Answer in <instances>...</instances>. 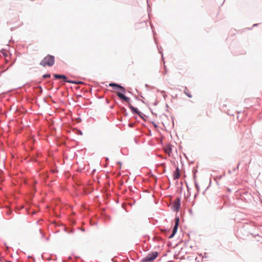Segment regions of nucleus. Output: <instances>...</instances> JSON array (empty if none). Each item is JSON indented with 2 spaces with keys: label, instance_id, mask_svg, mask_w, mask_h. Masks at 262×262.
Returning a JSON list of instances; mask_svg holds the SVG:
<instances>
[{
  "label": "nucleus",
  "instance_id": "nucleus-3",
  "mask_svg": "<svg viewBox=\"0 0 262 262\" xmlns=\"http://www.w3.org/2000/svg\"><path fill=\"white\" fill-rule=\"evenodd\" d=\"M109 85L111 87H113L115 90H118L121 91L122 93H124L126 92L125 89L122 86L118 84L115 83H110Z\"/></svg>",
  "mask_w": 262,
  "mask_h": 262
},
{
  "label": "nucleus",
  "instance_id": "nucleus-5",
  "mask_svg": "<svg viewBox=\"0 0 262 262\" xmlns=\"http://www.w3.org/2000/svg\"><path fill=\"white\" fill-rule=\"evenodd\" d=\"M181 206V202H180V199L177 198L176 200H175L172 205L173 210L174 211H178L180 209Z\"/></svg>",
  "mask_w": 262,
  "mask_h": 262
},
{
  "label": "nucleus",
  "instance_id": "nucleus-6",
  "mask_svg": "<svg viewBox=\"0 0 262 262\" xmlns=\"http://www.w3.org/2000/svg\"><path fill=\"white\" fill-rule=\"evenodd\" d=\"M117 95L121 99L124 100L127 102H129L130 101V98L125 96L123 93L120 92H117Z\"/></svg>",
  "mask_w": 262,
  "mask_h": 262
},
{
  "label": "nucleus",
  "instance_id": "nucleus-13",
  "mask_svg": "<svg viewBox=\"0 0 262 262\" xmlns=\"http://www.w3.org/2000/svg\"><path fill=\"white\" fill-rule=\"evenodd\" d=\"M42 77L44 78L50 77V74H45L43 75Z\"/></svg>",
  "mask_w": 262,
  "mask_h": 262
},
{
  "label": "nucleus",
  "instance_id": "nucleus-11",
  "mask_svg": "<svg viewBox=\"0 0 262 262\" xmlns=\"http://www.w3.org/2000/svg\"><path fill=\"white\" fill-rule=\"evenodd\" d=\"M66 82H67L70 83H75V84H79V83H81V82H80V81H72V80H66Z\"/></svg>",
  "mask_w": 262,
  "mask_h": 262
},
{
  "label": "nucleus",
  "instance_id": "nucleus-4",
  "mask_svg": "<svg viewBox=\"0 0 262 262\" xmlns=\"http://www.w3.org/2000/svg\"><path fill=\"white\" fill-rule=\"evenodd\" d=\"M179 223V217H177L176 218L175 225L173 228L172 233L169 235V238H172L174 236L176 233H177V230H178Z\"/></svg>",
  "mask_w": 262,
  "mask_h": 262
},
{
  "label": "nucleus",
  "instance_id": "nucleus-7",
  "mask_svg": "<svg viewBox=\"0 0 262 262\" xmlns=\"http://www.w3.org/2000/svg\"><path fill=\"white\" fill-rule=\"evenodd\" d=\"M129 108L130 109L133 113L138 114L140 116H141V114L142 113L140 112L137 108L134 107L133 105L130 104L129 105Z\"/></svg>",
  "mask_w": 262,
  "mask_h": 262
},
{
  "label": "nucleus",
  "instance_id": "nucleus-12",
  "mask_svg": "<svg viewBox=\"0 0 262 262\" xmlns=\"http://www.w3.org/2000/svg\"><path fill=\"white\" fill-rule=\"evenodd\" d=\"M184 93L189 97L191 98L192 95L188 92L186 87H185V90L184 91Z\"/></svg>",
  "mask_w": 262,
  "mask_h": 262
},
{
  "label": "nucleus",
  "instance_id": "nucleus-8",
  "mask_svg": "<svg viewBox=\"0 0 262 262\" xmlns=\"http://www.w3.org/2000/svg\"><path fill=\"white\" fill-rule=\"evenodd\" d=\"M180 170L178 167H177L176 170L173 172V178L174 180H176L179 178L180 177Z\"/></svg>",
  "mask_w": 262,
  "mask_h": 262
},
{
  "label": "nucleus",
  "instance_id": "nucleus-9",
  "mask_svg": "<svg viewBox=\"0 0 262 262\" xmlns=\"http://www.w3.org/2000/svg\"><path fill=\"white\" fill-rule=\"evenodd\" d=\"M165 152L169 156H170V154L171 153L172 148L171 146L170 145H167L165 149H164Z\"/></svg>",
  "mask_w": 262,
  "mask_h": 262
},
{
  "label": "nucleus",
  "instance_id": "nucleus-2",
  "mask_svg": "<svg viewBox=\"0 0 262 262\" xmlns=\"http://www.w3.org/2000/svg\"><path fill=\"white\" fill-rule=\"evenodd\" d=\"M158 254V253L156 251L149 253L143 259V261L144 262L152 261L157 258Z\"/></svg>",
  "mask_w": 262,
  "mask_h": 262
},
{
  "label": "nucleus",
  "instance_id": "nucleus-1",
  "mask_svg": "<svg viewBox=\"0 0 262 262\" xmlns=\"http://www.w3.org/2000/svg\"><path fill=\"white\" fill-rule=\"evenodd\" d=\"M54 57L52 55H48L40 62V64L43 67H46L47 66L51 67L54 64Z\"/></svg>",
  "mask_w": 262,
  "mask_h": 262
},
{
  "label": "nucleus",
  "instance_id": "nucleus-10",
  "mask_svg": "<svg viewBox=\"0 0 262 262\" xmlns=\"http://www.w3.org/2000/svg\"><path fill=\"white\" fill-rule=\"evenodd\" d=\"M54 77L56 78V79H60V78H62V79H63L64 80V81H66V80H67V77L64 75H60V74H55L54 75Z\"/></svg>",
  "mask_w": 262,
  "mask_h": 262
}]
</instances>
